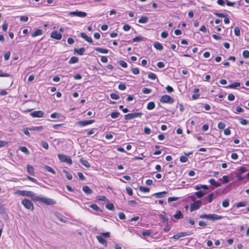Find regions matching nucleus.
Masks as SVG:
<instances>
[{
	"mask_svg": "<svg viewBox=\"0 0 249 249\" xmlns=\"http://www.w3.org/2000/svg\"><path fill=\"white\" fill-rule=\"evenodd\" d=\"M33 200L34 201L43 203L48 205H52L55 204V201L53 199L49 198L41 197L39 196H35L33 198Z\"/></svg>",
	"mask_w": 249,
	"mask_h": 249,
	"instance_id": "f257e3e1",
	"label": "nucleus"
},
{
	"mask_svg": "<svg viewBox=\"0 0 249 249\" xmlns=\"http://www.w3.org/2000/svg\"><path fill=\"white\" fill-rule=\"evenodd\" d=\"M58 158L61 162H66L69 165H71L72 161L71 158L67 155L59 154Z\"/></svg>",
	"mask_w": 249,
	"mask_h": 249,
	"instance_id": "f03ea898",
	"label": "nucleus"
},
{
	"mask_svg": "<svg viewBox=\"0 0 249 249\" xmlns=\"http://www.w3.org/2000/svg\"><path fill=\"white\" fill-rule=\"evenodd\" d=\"M15 194L23 196H28L33 198L35 196L34 193L30 191L19 190L15 192Z\"/></svg>",
	"mask_w": 249,
	"mask_h": 249,
	"instance_id": "7ed1b4c3",
	"label": "nucleus"
},
{
	"mask_svg": "<svg viewBox=\"0 0 249 249\" xmlns=\"http://www.w3.org/2000/svg\"><path fill=\"white\" fill-rule=\"evenodd\" d=\"M142 114L143 113L141 112H134L125 114L124 117L125 120H131L136 118H141Z\"/></svg>",
	"mask_w": 249,
	"mask_h": 249,
	"instance_id": "20e7f679",
	"label": "nucleus"
},
{
	"mask_svg": "<svg viewBox=\"0 0 249 249\" xmlns=\"http://www.w3.org/2000/svg\"><path fill=\"white\" fill-rule=\"evenodd\" d=\"M21 203L27 209L33 211L34 209V205L32 202L29 199H24L21 201Z\"/></svg>",
	"mask_w": 249,
	"mask_h": 249,
	"instance_id": "39448f33",
	"label": "nucleus"
},
{
	"mask_svg": "<svg viewBox=\"0 0 249 249\" xmlns=\"http://www.w3.org/2000/svg\"><path fill=\"white\" fill-rule=\"evenodd\" d=\"M160 102L162 103L172 104L174 102V99L168 95H164L160 99Z\"/></svg>",
	"mask_w": 249,
	"mask_h": 249,
	"instance_id": "423d86ee",
	"label": "nucleus"
},
{
	"mask_svg": "<svg viewBox=\"0 0 249 249\" xmlns=\"http://www.w3.org/2000/svg\"><path fill=\"white\" fill-rule=\"evenodd\" d=\"M202 204V201L200 200L195 201L190 205V211L193 212L198 210Z\"/></svg>",
	"mask_w": 249,
	"mask_h": 249,
	"instance_id": "0eeeda50",
	"label": "nucleus"
},
{
	"mask_svg": "<svg viewBox=\"0 0 249 249\" xmlns=\"http://www.w3.org/2000/svg\"><path fill=\"white\" fill-rule=\"evenodd\" d=\"M95 122V120H90L87 121H80L77 122V124L81 127H83L89 124H92Z\"/></svg>",
	"mask_w": 249,
	"mask_h": 249,
	"instance_id": "6e6552de",
	"label": "nucleus"
},
{
	"mask_svg": "<svg viewBox=\"0 0 249 249\" xmlns=\"http://www.w3.org/2000/svg\"><path fill=\"white\" fill-rule=\"evenodd\" d=\"M70 15L71 16H76V17H81V18H84V17H86L87 15V14L86 12H82V11H78L71 12L70 13Z\"/></svg>",
	"mask_w": 249,
	"mask_h": 249,
	"instance_id": "1a4fd4ad",
	"label": "nucleus"
},
{
	"mask_svg": "<svg viewBox=\"0 0 249 249\" xmlns=\"http://www.w3.org/2000/svg\"><path fill=\"white\" fill-rule=\"evenodd\" d=\"M44 112L41 110L35 111L30 113L33 118H42L44 117Z\"/></svg>",
	"mask_w": 249,
	"mask_h": 249,
	"instance_id": "9d476101",
	"label": "nucleus"
},
{
	"mask_svg": "<svg viewBox=\"0 0 249 249\" xmlns=\"http://www.w3.org/2000/svg\"><path fill=\"white\" fill-rule=\"evenodd\" d=\"M51 37L57 40L62 38V35L57 31H53L51 34Z\"/></svg>",
	"mask_w": 249,
	"mask_h": 249,
	"instance_id": "9b49d317",
	"label": "nucleus"
},
{
	"mask_svg": "<svg viewBox=\"0 0 249 249\" xmlns=\"http://www.w3.org/2000/svg\"><path fill=\"white\" fill-rule=\"evenodd\" d=\"M190 235V233L186 232H180L174 235L173 238L176 240L179 238Z\"/></svg>",
	"mask_w": 249,
	"mask_h": 249,
	"instance_id": "f8f14e48",
	"label": "nucleus"
},
{
	"mask_svg": "<svg viewBox=\"0 0 249 249\" xmlns=\"http://www.w3.org/2000/svg\"><path fill=\"white\" fill-rule=\"evenodd\" d=\"M96 238L100 244L103 245L105 247H107V241L102 236L97 235Z\"/></svg>",
	"mask_w": 249,
	"mask_h": 249,
	"instance_id": "ddd939ff",
	"label": "nucleus"
},
{
	"mask_svg": "<svg viewBox=\"0 0 249 249\" xmlns=\"http://www.w3.org/2000/svg\"><path fill=\"white\" fill-rule=\"evenodd\" d=\"M222 218V216L216 214H210L209 220L212 221H215L220 220Z\"/></svg>",
	"mask_w": 249,
	"mask_h": 249,
	"instance_id": "4468645a",
	"label": "nucleus"
},
{
	"mask_svg": "<svg viewBox=\"0 0 249 249\" xmlns=\"http://www.w3.org/2000/svg\"><path fill=\"white\" fill-rule=\"evenodd\" d=\"M80 36L85 39L87 42L89 43H92L93 41L91 37H89L87 35H86L85 33H81L80 34Z\"/></svg>",
	"mask_w": 249,
	"mask_h": 249,
	"instance_id": "2eb2a0df",
	"label": "nucleus"
},
{
	"mask_svg": "<svg viewBox=\"0 0 249 249\" xmlns=\"http://www.w3.org/2000/svg\"><path fill=\"white\" fill-rule=\"evenodd\" d=\"M43 34V31L41 29H36L33 33L31 34L32 37H35L37 36H41Z\"/></svg>",
	"mask_w": 249,
	"mask_h": 249,
	"instance_id": "dca6fc26",
	"label": "nucleus"
},
{
	"mask_svg": "<svg viewBox=\"0 0 249 249\" xmlns=\"http://www.w3.org/2000/svg\"><path fill=\"white\" fill-rule=\"evenodd\" d=\"M82 190L87 195H91L93 193V191L88 186H84Z\"/></svg>",
	"mask_w": 249,
	"mask_h": 249,
	"instance_id": "f3484780",
	"label": "nucleus"
},
{
	"mask_svg": "<svg viewBox=\"0 0 249 249\" xmlns=\"http://www.w3.org/2000/svg\"><path fill=\"white\" fill-rule=\"evenodd\" d=\"M199 90L197 88H196L194 89L193 92L194 94L192 95V99L193 100L197 99L199 98L200 94H199Z\"/></svg>",
	"mask_w": 249,
	"mask_h": 249,
	"instance_id": "a211bd4d",
	"label": "nucleus"
},
{
	"mask_svg": "<svg viewBox=\"0 0 249 249\" xmlns=\"http://www.w3.org/2000/svg\"><path fill=\"white\" fill-rule=\"evenodd\" d=\"M167 194V192L163 191L161 192H158L155 193L153 195V196H155L157 198H161L164 197L165 195Z\"/></svg>",
	"mask_w": 249,
	"mask_h": 249,
	"instance_id": "6ab92c4d",
	"label": "nucleus"
},
{
	"mask_svg": "<svg viewBox=\"0 0 249 249\" xmlns=\"http://www.w3.org/2000/svg\"><path fill=\"white\" fill-rule=\"evenodd\" d=\"M173 216L176 219H179L183 218V215L180 211L178 210L176 212V213Z\"/></svg>",
	"mask_w": 249,
	"mask_h": 249,
	"instance_id": "aec40b11",
	"label": "nucleus"
},
{
	"mask_svg": "<svg viewBox=\"0 0 249 249\" xmlns=\"http://www.w3.org/2000/svg\"><path fill=\"white\" fill-rule=\"evenodd\" d=\"M27 172L31 175L33 176L35 174V170L34 167L30 164H28L27 166Z\"/></svg>",
	"mask_w": 249,
	"mask_h": 249,
	"instance_id": "412c9836",
	"label": "nucleus"
},
{
	"mask_svg": "<svg viewBox=\"0 0 249 249\" xmlns=\"http://www.w3.org/2000/svg\"><path fill=\"white\" fill-rule=\"evenodd\" d=\"M209 182L211 184V185H213L216 187L221 186V183L216 181L214 178H211L209 179Z\"/></svg>",
	"mask_w": 249,
	"mask_h": 249,
	"instance_id": "4be33fe9",
	"label": "nucleus"
},
{
	"mask_svg": "<svg viewBox=\"0 0 249 249\" xmlns=\"http://www.w3.org/2000/svg\"><path fill=\"white\" fill-rule=\"evenodd\" d=\"M240 85L241 84L239 82H236L227 86L226 88L229 89H235L237 87H240Z\"/></svg>",
	"mask_w": 249,
	"mask_h": 249,
	"instance_id": "5701e85b",
	"label": "nucleus"
},
{
	"mask_svg": "<svg viewBox=\"0 0 249 249\" xmlns=\"http://www.w3.org/2000/svg\"><path fill=\"white\" fill-rule=\"evenodd\" d=\"M213 199V194L211 193L209 194L208 196L205 197L204 198V200H205L207 203H211Z\"/></svg>",
	"mask_w": 249,
	"mask_h": 249,
	"instance_id": "b1692460",
	"label": "nucleus"
},
{
	"mask_svg": "<svg viewBox=\"0 0 249 249\" xmlns=\"http://www.w3.org/2000/svg\"><path fill=\"white\" fill-rule=\"evenodd\" d=\"M74 51L79 55H83L85 51V49L84 48L82 47L79 49H74Z\"/></svg>",
	"mask_w": 249,
	"mask_h": 249,
	"instance_id": "393cba45",
	"label": "nucleus"
},
{
	"mask_svg": "<svg viewBox=\"0 0 249 249\" xmlns=\"http://www.w3.org/2000/svg\"><path fill=\"white\" fill-rule=\"evenodd\" d=\"M96 200L98 201H102L105 202H108V199L104 196H98L96 197Z\"/></svg>",
	"mask_w": 249,
	"mask_h": 249,
	"instance_id": "a878e982",
	"label": "nucleus"
},
{
	"mask_svg": "<svg viewBox=\"0 0 249 249\" xmlns=\"http://www.w3.org/2000/svg\"><path fill=\"white\" fill-rule=\"evenodd\" d=\"M153 46L155 49H156L158 50H162L163 49V47L161 44H160L159 42H155L154 43Z\"/></svg>",
	"mask_w": 249,
	"mask_h": 249,
	"instance_id": "bb28decb",
	"label": "nucleus"
},
{
	"mask_svg": "<svg viewBox=\"0 0 249 249\" xmlns=\"http://www.w3.org/2000/svg\"><path fill=\"white\" fill-rule=\"evenodd\" d=\"M148 21V18L146 16H142L139 18L138 22L140 23H146Z\"/></svg>",
	"mask_w": 249,
	"mask_h": 249,
	"instance_id": "cd10ccee",
	"label": "nucleus"
},
{
	"mask_svg": "<svg viewBox=\"0 0 249 249\" xmlns=\"http://www.w3.org/2000/svg\"><path fill=\"white\" fill-rule=\"evenodd\" d=\"M95 50L98 52L102 53H107L108 52V50L107 49L101 48H95Z\"/></svg>",
	"mask_w": 249,
	"mask_h": 249,
	"instance_id": "c85d7f7f",
	"label": "nucleus"
},
{
	"mask_svg": "<svg viewBox=\"0 0 249 249\" xmlns=\"http://www.w3.org/2000/svg\"><path fill=\"white\" fill-rule=\"evenodd\" d=\"M80 161L85 167L87 168H89L90 167V164L87 160L81 159L80 160Z\"/></svg>",
	"mask_w": 249,
	"mask_h": 249,
	"instance_id": "c756f323",
	"label": "nucleus"
},
{
	"mask_svg": "<svg viewBox=\"0 0 249 249\" xmlns=\"http://www.w3.org/2000/svg\"><path fill=\"white\" fill-rule=\"evenodd\" d=\"M79 60V59L76 56L71 57L69 61V64H74L77 63Z\"/></svg>",
	"mask_w": 249,
	"mask_h": 249,
	"instance_id": "7c9ffc66",
	"label": "nucleus"
},
{
	"mask_svg": "<svg viewBox=\"0 0 249 249\" xmlns=\"http://www.w3.org/2000/svg\"><path fill=\"white\" fill-rule=\"evenodd\" d=\"M155 107V104L153 102H150L147 104V109L148 110H152Z\"/></svg>",
	"mask_w": 249,
	"mask_h": 249,
	"instance_id": "2f4dec72",
	"label": "nucleus"
},
{
	"mask_svg": "<svg viewBox=\"0 0 249 249\" xmlns=\"http://www.w3.org/2000/svg\"><path fill=\"white\" fill-rule=\"evenodd\" d=\"M43 128H44L43 126L42 125L39 126H33V127H30L29 128V130H33V131H35V130L41 131V130H42L43 129Z\"/></svg>",
	"mask_w": 249,
	"mask_h": 249,
	"instance_id": "473e14b6",
	"label": "nucleus"
},
{
	"mask_svg": "<svg viewBox=\"0 0 249 249\" xmlns=\"http://www.w3.org/2000/svg\"><path fill=\"white\" fill-rule=\"evenodd\" d=\"M148 78L151 80H155L157 78V75L153 72H150L148 74Z\"/></svg>",
	"mask_w": 249,
	"mask_h": 249,
	"instance_id": "72a5a7b5",
	"label": "nucleus"
},
{
	"mask_svg": "<svg viewBox=\"0 0 249 249\" xmlns=\"http://www.w3.org/2000/svg\"><path fill=\"white\" fill-rule=\"evenodd\" d=\"M120 115V113L118 112H113L110 114L111 117L113 119L118 118Z\"/></svg>",
	"mask_w": 249,
	"mask_h": 249,
	"instance_id": "f704fd0d",
	"label": "nucleus"
},
{
	"mask_svg": "<svg viewBox=\"0 0 249 249\" xmlns=\"http://www.w3.org/2000/svg\"><path fill=\"white\" fill-rule=\"evenodd\" d=\"M106 207L107 209L111 211H114L115 207L112 203H108L106 205Z\"/></svg>",
	"mask_w": 249,
	"mask_h": 249,
	"instance_id": "c9c22d12",
	"label": "nucleus"
},
{
	"mask_svg": "<svg viewBox=\"0 0 249 249\" xmlns=\"http://www.w3.org/2000/svg\"><path fill=\"white\" fill-rule=\"evenodd\" d=\"M63 172L65 173V176L69 180H71L72 178V176L71 174L69 173L67 171L64 170Z\"/></svg>",
	"mask_w": 249,
	"mask_h": 249,
	"instance_id": "e433bc0d",
	"label": "nucleus"
},
{
	"mask_svg": "<svg viewBox=\"0 0 249 249\" xmlns=\"http://www.w3.org/2000/svg\"><path fill=\"white\" fill-rule=\"evenodd\" d=\"M205 195V193L202 191H198V192H196L195 193V195L198 198H199L202 197Z\"/></svg>",
	"mask_w": 249,
	"mask_h": 249,
	"instance_id": "4c0bfd02",
	"label": "nucleus"
},
{
	"mask_svg": "<svg viewBox=\"0 0 249 249\" xmlns=\"http://www.w3.org/2000/svg\"><path fill=\"white\" fill-rule=\"evenodd\" d=\"M45 169L48 172L53 174H55V171L50 166L46 165L45 166Z\"/></svg>",
	"mask_w": 249,
	"mask_h": 249,
	"instance_id": "58836bf2",
	"label": "nucleus"
},
{
	"mask_svg": "<svg viewBox=\"0 0 249 249\" xmlns=\"http://www.w3.org/2000/svg\"><path fill=\"white\" fill-rule=\"evenodd\" d=\"M230 205L229 200L228 199H226L224 201H223L222 205L224 208L228 207Z\"/></svg>",
	"mask_w": 249,
	"mask_h": 249,
	"instance_id": "ea45409f",
	"label": "nucleus"
},
{
	"mask_svg": "<svg viewBox=\"0 0 249 249\" xmlns=\"http://www.w3.org/2000/svg\"><path fill=\"white\" fill-rule=\"evenodd\" d=\"M19 149L21 151H22V152L24 153L25 154H27V155H28L29 154V150H28V149L25 147V146H22V147H20L19 148Z\"/></svg>",
	"mask_w": 249,
	"mask_h": 249,
	"instance_id": "a19ab883",
	"label": "nucleus"
},
{
	"mask_svg": "<svg viewBox=\"0 0 249 249\" xmlns=\"http://www.w3.org/2000/svg\"><path fill=\"white\" fill-rule=\"evenodd\" d=\"M61 115L57 112H53L51 114L50 117L52 118H60Z\"/></svg>",
	"mask_w": 249,
	"mask_h": 249,
	"instance_id": "79ce46f5",
	"label": "nucleus"
},
{
	"mask_svg": "<svg viewBox=\"0 0 249 249\" xmlns=\"http://www.w3.org/2000/svg\"><path fill=\"white\" fill-rule=\"evenodd\" d=\"M246 205H247L246 202L242 201V202H240L236 204V208H240V207H245Z\"/></svg>",
	"mask_w": 249,
	"mask_h": 249,
	"instance_id": "37998d69",
	"label": "nucleus"
},
{
	"mask_svg": "<svg viewBox=\"0 0 249 249\" xmlns=\"http://www.w3.org/2000/svg\"><path fill=\"white\" fill-rule=\"evenodd\" d=\"M41 145L45 149L47 150L49 149V144H48V142L46 141H42L41 142Z\"/></svg>",
	"mask_w": 249,
	"mask_h": 249,
	"instance_id": "c03bdc74",
	"label": "nucleus"
},
{
	"mask_svg": "<svg viewBox=\"0 0 249 249\" xmlns=\"http://www.w3.org/2000/svg\"><path fill=\"white\" fill-rule=\"evenodd\" d=\"M140 191L143 192H148L150 191V189L148 187L140 186L139 188Z\"/></svg>",
	"mask_w": 249,
	"mask_h": 249,
	"instance_id": "a18cd8bd",
	"label": "nucleus"
},
{
	"mask_svg": "<svg viewBox=\"0 0 249 249\" xmlns=\"http://www.w3.org/2000/svg\"><path fill=\"white\" fill-rule=\"evenodd\" d=\"M218 128L220 129H223L226 127V124L222 122H219L218 124Z\"/></svg>",
	"mask_w": 249,
	"mask_h": 249,
	"instance_id": "49530a36",
	"label": "nucleus"
},
{
	"mask_svg": "<svg viewBox=\"0 0 249 249\" xmlns=\"http://www.w3.org/2000/svg\"><path fill=\"white\" fill-rule=\"evenodd\" d=\"M110 96L111 98L114 100H118L120 98L119 96L115 93H111Z\"/></svg>",
	"mask_w": 249,
	"mask_h": 249,
	"instance_id": "de8ad7c7",
	"label": "nucleus"
},
{
	"mask_svg": "<svg viewBox=\"0 0 249 249\" xmlns=\"http://www.w3.org/2000/svg\"><path fill=\"white\" fill-rule=\"evenodd\" d=\"M151 234V231L150 230H146L145 231L142 232V235L143 236H149Z\"/></svg>",
	"mask_w": 249,
	"mask_h": 249,
	"instance_id": "09e8293b",
	"label": "nucleus"
},
{
	"mask_svg": "<svg viewBox=\"0 0 249 249\" xmlns=\"http://www.w3.org/2000/svg\"><path fill=\"white\" fill-rule=\"evenodd\" d=\"M234 33L236 36H239L240 34V29L238 27H235L234 29Z\"/></svg>",
	"mask_w": 249,
	"mask_h": 249,
	"instance_id": "8fccbe9b",
	"label": "nucleus"
},
{
	"mask_svg": "<svg viewBox=\"0 0 249 249\" xmlns=\"http://www.w3.org/2000/svg\"><path fill=\"white\" fill-rule=\"evenodd\" d=\"M142 91L144 94H149L151 92L152 90L150 89L144 88L142 89Z\"/></svg>",
	"mask_w": 249,
	"mask_h": 249,
	"instance_id": "3c124183",
	"label": "nucleus"
},
{
	"mask_svg": "<svg viewBox=\"0 0 249 249\" xmlns=\"http://www.w3.org/2000/svg\"><path fill=\"white\" fill-rule=\"evenodd\" d=\"M214 14L217 16L218 17L221 18H225L228 17V15L227 14H224L222 13H214Z\"/></svg>",
	"mask_w": 249,
	"mask_h": 249,
	"instance_id": "603ef678",
	"label": "nucleus"
},
{
	"mask_svg": "<svg viewBox=\"0 0 249 249\" xmlns=\"http://www.w3.org/2000/svg\"><path fill=\"white\" fill-rule=\"evenodd\" d=\"M243 56L245 58H249V51L248 50H245L243 52Z\"/></svg>",
	"mask_w": 249,
	"mask_h": 249,
	"instance_id": "864d4df0",
	"label": "nucleus"
},
{
	"mask_svg": "<svg viewBox=\"0 0 249 249\" xmlns=\"http://www.w3.org/2000/svg\"><path fill=\"white\" fill-rule=\"evenodd\" d=\"M119 63L120 65L124 68H126L127 67V63L124 61H120Z\"/></svg>",
	"mask_w": 249,
	"mask_h": 249,
	"instance_id": "5fc2aeb1",
	"label": "nucleus"
},
{
	"mask_svg": "<svg viewBox=\"0 0 249 249\" xmlns=\"http://www.w3.org/2000/svg\"><path fill=\"white\" fill-rule=\"evenodd\" d=\"M240 123L243 125H247L249 124V121L245 119L241 118L240 119Z\"/></svg>",
	"mask_w": 249,
	"mask_h": 249,
	"instance_id": "6e6d98bb",
	"label": "nucleus"
},
{
	"mask_svg": "<svg viewBox=\"0 0 249 249\" xmlns=\"http://www.w3.org/2000/svg\"><path fill=\"white\" fill-rule=\"evenodd\" d=\"M179 160L181 162H186L188 161V159L185 156H181L180 157Z\"/></svg>",
	"mask_w": 249,
	"mask_h": 249,
	"instance_id": "4d7b16f0",
	"label": "nucleus"
},
{
	"mask_svg": "<svg viewBox=\"0 0 249 249\" xmlns=\"http://www.w3.org/2000/svg\"><path fill=\"white\" fill-rule=\"evenodd\" d=\"M10 74L4 72L0 70V77H9Z\"/></svg>",
	"mask_w": 249,
	"mask_h": 249,
	"instance_id": "13d9d810",
	"label": "nucleus"
},
{
	"mask_svg": "<svg viewBox=\"0 0 249 249\" xmlns=\"http://www.w3.org/2000/svg\"><path fill=\"white\" fill-rule=\"evenodd\" d=\"M8 143V142L0 140V148L6 146Z\"/></svg>",
	"mask_w": 249,
	"mask_h": 249,
	"instance_id": "bf43d9fd",
	"label": "nucleus"
},
{
	"mask_svg": "<svg viewBox=\"0 0 249 249\" xmlns=\"http://www.w3.org/2000/svg\"><path fill=\"white\" fill-rule=\"evenodd\" d=\"M126 191L127 192V193L129 195V196H132L133 195V190L132 189L129 187H126Z\"/></svg>",
	"mask_w": 249,
	"mask_h": 249,
	"instance_id": "052dcab7",
	"label": "nucleus"
},
{
	"mask_svg": "<svg viewBox=\"0 0 249 249\" xmlns=\"http://www.w3.org/2000/svg\"><path fill=\"white\" fill-rule=\"evenodd\" d=\"M178 199V197H169L168 198V202H171L173 201H177Z\"/></svg>",
	"mask_w": 249,
	"mask_h": 249,
	"instance_id": "680f3d73",
	"label": "nucleus"
},
{
	"mask_svg": "<svg viewBox=\"0 0 249 249\" xmlns=\"http://www.w3.org/2000/svg\"><path fill=\"white\" fill-rule=\"evenodd\" d=\"M228 99L229 101H232L235 99V96L233 94L230 93L228 96Z\"/></svg>",
	"mask_w": 249,
	"mask_h": 249,
	"instance_id": "e2e57ef3",
	"label": "nucleus"
},
{
	"mask_svg": "<svg viewBox=\"0 0 249 249\" xmlns=\"http://www.w3.org/2000/svg\"><path fill=\"white\" fill-rule=\"evenodd\" d=\"M212 36L214 39H215V40H221L222 39V37L221 36L217 35L215 34H213L212 35Z\"/></svg>",
	"mask_w": 249,
	"mask_h": 249,
	"instance_id": "0e129e2a",
	"label": "nucleus"
},
{
	"mask_svg": "<svg viewBox=\"0 0 249 249\" xmlns=\"http://www.w3.org/2000/svg\"><path fill=\"white\" fill-rule=\"evenodd\" d=\"M90 207L96 211L99 210V208L96 204H92L90 206Z\"/></svg>",
	"mask_w": 249,
	"mask_h": 249,
	"instance_id": "69168bd1",
	"label": "nucleus"
},
{
	"mask_svg": "<svg viewBox=\"0 0 249 249\" xmlns=\"http://www.w3.org/2000/svg\"><path fill=\"white\" fill-rule=\"evenodd\" d=\"M132 71L134 74H138L140 73L139 69L138 68H133L132 69Z\"/></svg>",
	"mask_w": 249,
	"mask_h": 249,
	"instance_id": "338daca9",
	"label": "nucleus"
},
{
	"mask_svg": "<svg viewBox=\"0 0 249 249\" xmlns=\"http://www.w3.org/2000/svg\"><path fill=\"white\" fill-rule=\"evenodd\" d=\"M28 17L27 16H21L20 18V20L22 21L26 22L28 20Z\"/></svg>",
	"mask_w": 249,
	"mask_h": 249,
	"instance_id": "774afa93",
	"label": "nucleus"
}]
</instances>
